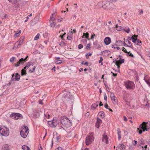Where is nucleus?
<instances>
[{"label":"nucleus","mask_w":150,"mask_h":150,"mask_svg":"<svg viewBox=\"0 0 150 150\" xmlns=\"http://www.w3.org/2000/svg\"><path fill=\"white\" fill-rule=\"evenodd\" d=\"M147 122H144L139 125V127L137 128V130L139 134H142V132H144L148 130L149 128L147 126Z\"/></svg>","instance_id":"1"},{"label":"nucleus","mask_w":150,"mask_h":150,"mask_svg":"<svg viewBox=\"0 0 150 150\" xmlns=\"http://www.w3.org/2000/svg\"><path fill=\"white\" fill-rule=\"evenodd\" d=\"M60 122L62 125L68 128L71 126V122L66 117H61Z\"/></svg>","instance_id":"2"},{"label":"nucleus","mask_w":150,"mask_h":150,"mask_svg":"<svg viewBox=\"0 0 150 150\" xmlns=\"http://www.w3.org/2000/svg\"><path fill=\"white\" fill-rule=\"evenodd\" d=\"M29 133L28 129L27 126H24L20 132L21 136L23 138H26Z\"/></svg>","instance_id":"3"},{"label":"nucleus","mask_w":150,"mask_h":150,"mask_svg":"<svg viewBox=\"0 0 150 150\" xmlns=\"http://www.w3.org/2000/svg\"><path fill=\"white\" fill-rule=\"evenodd\" d=\"M0 133L4 136H7L9 134V129L4 126H2L0 127Z\"/></svg>","instance_id":"4"},{"label":"nucleus","mask_w":150,"mask_h":150,"mask_svg":"<svg viewBox=\"0 0 150 150\" xmlns=\"http://www.w3.org/2000/svg\"><path fill=\"white\" fill-rule=\"evenodd\" d=\"M126 88L128 89L132 90L135 88V85L133 82L129 81H127L125 83Z\"/></svg>","instance_id":"5"},{"label":"nucleus","mask_w":150,"mask_h":150,"mask_svg":"<svg viewBox=\"0 0 150 150\" xmlns=\"http://www.w3.org/2000/svg\"><path fill=\"white\" fill-rule=\"evenodd\" d=\"M94 140V137L92 133H91L88 135L86 137L85 143L87 145L91 144Z\"/></svg>","instance_id":"6"},{"label":"nucleus","mask_w":150,"mask_h":150,"mask_svg":"<svg viewBox=\"0 0 150 150\" xmlns=\"http://www.w3.org/2000/svg\"><path fill=\"white\" fill-rule=\"evenodd\" d=\"M54 15H55L54 13L52 14L50 21V26L52 27H54L56 25L55 19L54 18Z\"/></svg>","instance_id":"7"},{"label":"nucleus","mask_w":150,"mask_h":150,"mask_svg":"<svg viewBox=\"0 0 150 150\" xmlns=\"http://www.w3.org/2000/svg\"><path fill=\"white\" fill-rule=\"evenodd\" d=\"M48 123L50 126L52 127H55L58 124V122L57 120L54 119L52 121H48Z\"/></svg>","instance_id":"8"},{"label":"nucleus","mask_w":150,"mask_h":150,"mask_svg":"<svg viewBox=\"0 0 150 150\" xmlns=\"http://www.w3.org/2000/svg\"><path fill=\"white\" fill-rule=\"evenodd\" d=\"M10 117L13 119L17 120L21 117H22V115L19 113H13L11 114Z\"/></svg>","instance_id":"9"},{"label":"nucleus","mask_w":150,"mask_h":150,"mask_svg":"<svg viewBox=\"0 0 150 150\" xmlns=\"http://www.w3.org/2000/svg\"><path fill=\"white\" fill-rule=\"evenodd\" d=\"M110 96L113 103L115 105L118 104L116 98L115 96L113 93L111 92L110 94Z\"/></svg>","instance_id":"10"},{"label":"nucleus","mask_w":150,"mask_h":150,"mask_svg":"<svg viewBox=\"0 0 150 150\" xmlns=\"http://www.w3.org/2000/svg\"><path fill=\"white\" fill-rule=\"evenodd\" d=\"M107 4L106 9V10L112 11L114 9V5L111 2L108 1Z\"/></svg>","instance_id":"11"},{"label":"nucleus","mask_w":150,"mask_h":150,"mask_svg":"<svg viewBox=\"0 0 150 150\" xmlns=\"http://www.w3.org/2000/svg\"><path fill=\"white\" fill-rule=\"evenodd\" d=\"M108 1H103L102 2H99L98 5L100 7H102L104 9H106L107 7V2Z\"/></svg>","instance_id":"12"},{"label":"nucleus","mask_w":150,"mask_h":150,"mask_svg":"<svg viewBox=\"0 0 150 150\" xmlns=\"http://www.w3.org/2000/svg\"><path fill=\"white\" fill-rule=\"evenodd\" d=\"M20 76L18 73L13 74L12 76L11 79L13 80L18 81L20 79Z\"/></svg>","instance_id":"13"},{"label":"nucleus","mask_w":150,"mask_h":150,"mask_svg":"<svg viewBox=\"0 0 150 150\" xmlns=\"http://www.w3.org/2000/svg\"><path fill=\"white\" fill-rule=\"evenodd\" d=\"M125 146L123 144H119L117 147L116 150H125Z\"/></svg>","instance_id":"14"},{"label":"nucleus","mask_w":150,"mask_h":150,"mask_svg":"<svg viewBox=\"0 0 150 150\" xmlns=\"http://www.w3.org/2000/svg\"><path fill=\"white\" fill-rule=\"evenodd\" d=\"M25 62H24L23 58H21V59H20L18 62L17 63L15 64V67H17L19 66L21 64H23Z\"/></svg>","instance_id":"15"},{"label":"nucleus","mask_w":150,"mask_h":150,"mask_svg":"<svg viewBox=\"0 0 150 150\" xmlns=\"http://www.w3.org/2000/svg\"><path fill=\"white\" fill-rule=\"evenodd\" d=\"M108 138L107 135H105V134L103 135L102 137V140L103 142L105 143L106 144H107L108 143Z\"/></svg>","instance_id":"16"},{"label":"nucleus","mask_w":150,"mask_h":150,"mask_svg":"<svg viewBox=\"0 0 150 150\" xmlns=\"http://www.w3.org/2000/svg\"><path fill=\"white\" fill-rule=\"evenodd\" d=\"M104 42L106 45H109L111 42V40L109 37H107L105 38L104 39Z\"/></svg>","instance_id":"17"},{"label":"nucleus","mask_w":150,"mask_h":150,"mask_svg":"<svg viewBox=\"0 0 150 150\" xmlns=\"http://www.w3.org/2000/svg\"><path fill=\"white\" fill-rule=\"evenodd\" d=\"M33 66L32 62H28L25 67H24V69H26V68H28L31 67H32Z\"/></svg>","instance_id":"18"},{"label":"nucleus","mask_w":150,"mask_h":150,"mask_svg":"<svg viewBox=\"0 0 150 150\" xmlns=\"http://www.w3.org/2000/svg\"><path fill=\"white\" fill-rule=\"evenodd\" d=\"M1 150H10V149L8 145L4 144L2 146Z\"/></svg>","instance_id":"19"},{"label":"nucleus","mask_w":150,"mask_h":150,"mask_svg":"<svg viewBox=\"0 0 150 150\" xmlns=\"http://www.w3.org/2000/svg\"><path fill=\"white\" fill-rule=\"evenodd\" d=\"M39 113L37 111H35L33 114V117L34 118H37L39 117Z\"/></svg>","instance_id":"20"},{"label":"nucleus","mask_w":150,"mask_h":150,"mask_svg":"<svg viewBox=\"0 0 150 150\" xmlns=\"http://www.w3.org/2000/svg\"><path fill=\"white\" fill-rule=\"evenodd\" d=\"M117 133L118 135V139L119 140H120L121 138V132L119 128L117 129Z\"/></svg>","instance_id":"21"},{"label":"nucleus","mask_w":150,"mask_h":150,"mask_svg":"<svg viewBox=\"0 0 150 150\" xmlns=\"http://www.w3.org/2000/svg\"><path fill=\"white\" fill-rule=\"evenodd\" d=\"M98 114L102 118H103L105 117V113L103 111H100L98 112Z\"/></svg>","instance_id":"22"},{"label":"nucleus","mask_w":150,"mask_h":150,"mask_svg":"<svg viewBox=\"0 0 150 150\" xmlns=\"http://www.w3.org/2000/svg\"><path fill=\"white\" fill-rule=\"evenodd\" d=\"M21 45L18 42H16L14 45V48H18L21 47Z\"/></svg>","instance_id":"23"},{"label":"nucleus","mask_w":150,"mask_h":150,"mask_svg":"<svg viewBox=\"0 0 150 150\" xmlns=\"http://www.w3.org/2000/svg\"><path fill=\"white\" fill-rule=\"evenodd\" d=\"M73 34L72 32H69L68 34V36L67 37V39L69 40H71L72 37V35Z\"/></svg>","instance_id":"24"},{"label":"nucleus","mask_w":150,"mask_h":150,"mask_svg":"<svg viewBox=\"0 0 150 150\" xmlns=\"http://www.w3.org/2000/svg\"><path fill=\"white\" fill-rule=\"evenodd\" d=\"M22 148L23 150H30V148L28 146L26 145L23 146Z\"/></svg>","instance_id":"25"},{"label":"nucleus","mask_w":150,"mask_h":150,"mask_svg":"<svg viewBox=\"0 0 150 150\" xmlns=\"http://www.w3.org/2000/svg\"><path fill=\"white\" fill-rule=\"evenodd\" d=\"M59 45L61 47H64L66 45V43L62 41L59 42Z\"/></svg>","instance_id":"26"},{"label":"nucleus","mask_w":150,"mask_h":150,"mask_svg":"<svg viewBox=\"0 0 150 150\" xmlns=\"http://www.w3.org/2000/svg\"><path fill=\"white\" fill-rule=\"evenodd\" d=\"M98 105L96 104H93L91 106V109L92 110H94L98 106Z\"/></svg>","instance_id":"27"},{"label":"nucleus","mask_w":150,"mask_h":150,"mask_svg":"<svg viewBox=\"0 0 150 150\" xmlns=\"http://www.w3.org/2000/svg\"><path fill=\"white\" fill-rule=\"evenodd\" d=\"M116 29L118 31H120L122 29V28L121 26H118L117 24L116 25Z\"/></svg>","instance_id":"28"},{"label":"nucleus","mask_w":150,"mask_h":150,"mask_svg":"<svg viewBox=\"0 0 150 150\" xmlns=\"http://www.w3.org/2000/svg\"><path fill=\"white\" fill-rule=\"evenodd\" d=\"M136 44L139 45L140 46L141 45V40L139 39H136Z\"/></svg>","instance_id":"29"},{"label":"nucleus","mask_w":150,"mask_h":150,"mask_svg":"<svg viewBox=\"0 0 150 150\" xmlns=\"http://www.w3.org/2000/svg\"><path fill=\"white\" fill-rule=\"evenodd\" d=\"M25 69H24V68L22 69L21 71V74L23 76L26 74V72L25 70Z\"/></svg>","instance_id":"30"},{"label":"nucleus","mask_w":150,"mask_h":150,"mask_svg":"<svg viewBox=\"0 0 150 150\" xmlns=\"http://www.w3.org/2000/svg\"><path fill=\"white\" fill-rule=\"evenodd\" d=\"M32 69H30L29 70V72L31 73H32L34 71L36 68V67L35 66H33L32 67Z\"/></svg>","instance_id":"31"},{"label":"nucleus","mask_w":150,"mask_h":150,"mask_svg":"<svg viewBox=\"0 0 150 150\" xmlns=\"http://www.w3.org/2000/svg\"><path fill=\"white\" fill-rule=\"evenodd\" d=\"M23 38H21L17 42H18L20 44V45H22L23 42Z\"/></svg>","instance_id":"32"},{"label":"nucleus","mask_w":150,"mask_h":150,"mask_svg":"<svg viewBox=\"0 0 150 150\" xmlns=\"http://www.w3.org/2000/svg\"><path fill=\"white\" fill-rule=\"evenodd\" d=\"M102 122V121L101 119H100L99 117L97 118V121L96 123L101 124Z\"/></svg>","instance_id":"33"},{"label":"nucleus","mask_w":150,"mask_h":150,"mask_svg":"<svg viewBox=\"0 0 150 150\" xmlns=\"http://www.w3.org/2000/svg\"><path fill=\"white\" fill-rule=\"evenodd\" d=\"M116 62H118V63L121 64L124 62V59H123L120 58L119 60L117 61Z\"/></svg>","instance_id":"34"},{"label":"nucleus","mask_w":150,"mask_h":150,"mask_svg":"<svg viewBox=\"0 0 150 150\" xmlns=\"http://www.w3.org/2000/svg\"><path fill=\"white\" fill-rule=\"evenodd\" d=\"M88 36L89 33H83L82 38H83V36H84L86 38L88 39Z\"/></svg>","instance_id":"35"},{"label":"nucleus","mask_w":150,"mask_h":150,"mask_svg":"<svg viewBox=\"0 0 150 150\" xmlns=\"http://www.w3.org/2000/svg\"><path fill=\"white\" fill-rule=\"evenodd\" d=\"M116 43H117L116 44L117 46H120L123 43V42L121 40H118L116 41Z\"/></svg>","instance_id":"36"},{"label":"nucleus","mask_w":150,"mask_h":150,"mask_svg":"<svg viewBox=\"0 0 150 150\" xmlns=\"http://www.w3.org/2000/svg\"><path fill=\"white\" fill-rule=\"evenodd\" d=\"M126 42L128 43V47L132 48L133 47L132 45L131 42L128 40H127Z\"/></svg>","instance_id":"37"},{"label":"nucleus","mask_w":150,"mask_h":150,"mask_svg":"<svg viewBox=\"0 0 150 150\" xmlns=\"http://www.w3.org/2000/svg\"><path fill=\"white\" fill-rule=\"evenodd\" d=\"M124 30L127 33H129L130 31V30L129 27L125 28L124 29Z\"/></svg>","instance_id":"38"},{"label":"nucleus","mask_w":150,"mask_h":150,"mask_svg":"<svg viewBox=\"0 0 150 150\" xmlns=\"http://www.w3.org/2000/svg\"><path fill=\"white\" fill-rule=\"evenodd\" d=\"M40 34L38 33L36 35L35 37L34 38V40H38L39 38L40 37Z\"/></svg>","instance_id":"39"},{"label":"nucleus","mask_w":150,"mask_h":150,"mask_svg":"<svg viewBox=\"0 0 150 150\" xmlns=\"http://www.w3.org/2000/svg\"><path fill=\"white\" fill-rule=\"evenodd\" d=\"M144 80H145V81L147 84L149 85V86L150 87V80H146L145 77L144 79Z\"/></svg>","instance_id":"40"},{"label":"nucleus","mask_w":150,"mask_h":150,"mask_svg":"<svg viewBox=\"0 0 150 150\" xmlns=\"http://www.w3.org/2000/svg\"><path fill=\"white\" fill-rule=\"evenodd\" d=\"M132 40V42L134 43H136V39L134 38V37H132L130 38V39H129V40Z\"/></svg>","instance_id":"41"},{"label":"nucleus","mask_w":150,"mask_h":150,"mask_svg":"<svg viewBox=\"0 0 150 150\" xmlns=\"http://www.w3.org/2000/svg\"><path fill=\"white\" fill-rule=\"evenodd\" d=\"M70 92H69L68 93V94H67L66 95L65 94H64V98H65V99H66L67 100L68 98H69V97L68 96V95H69Z\"/></svg>","instance_id":"42"},{"label":"nucleus","mask_w":150,"mask_h":150,"mask_svg":"<svg viewBox=\"0 0 150 150\" xmlns=\"http://www.w3.org/2000/svg\"><path fill=\"white\" fill-rule=\"evenodd\" d=\"M117 44H114L111 45L112 48L115 49L117 46H118Z\"/></svg>","instance_id":"43"},{"label":"nucleus","mask_w":150,"mask_h":150,"mask_svg":"<svg viewBox=\"0 0 150 150\" xmlns=\"http://www.w3.org/2000/svg\"><path fill=\"white\" fill-rule=\"evenodd\" d=\"M100 60L99 61V63H101V65H103V63L102 62V61L103 60V58L102 57H100Z\"/></svg>","instance_id":"44"},{"label":"nucleus","mask_w":150,"mask_h":150,"mask_svg":"<svg viewBox=\"0 0 150 150\" xmlns=\"http://www.w3.org/2000/svg\"><path fill=\"white\" fill-rule=\"evenodd\" d=\"M127 55L132 57H134V55L130 53V52H128Z\"/></svg>","instance_id":"45"},{"label":"nucleus","mask_w":150,"mask_h":150,"mask_svg":"<svg viewBox=\"0 0 150 150\" xmlns=\"http://www.w3.org/2000/svg\"><path fill=\"white\" fill-rule=\"evenodd\" d=\"M11 1H8L9 2H11L13 4H16L17 3V0H11Z\"/></svg>","instance_id":"46"},{"label":"nucleus","mask_w":150,"mask_h":150,"mask_svg":"<svg viewBox=\"0 0 150 150\" xmlns=\"http://www.w3.org/2000/svg\"><path fill=\"white\" fill-rule=\"evenodd\" d=\"M15 59V57H12L10 58V62H12L14 61Z\"/></svg>","instance_id":"47"},{"label":"nucleus","mask_w":150,"mask_h":150,"mask_svg":"<svg viewBox=\"0 0 150 150\" xmlns=\"http://www.w3.org/2000/svg\"><path fill=\"white\" fill-rule=\"evenodd\" d=\"M45 117L47 118H49L50 117V115L48 113H46L45 115Z\"/></svg>","instance_id":"48"},{"label":"nucleus","mask_w":150,"mask_h":150,"mask_svg":"<svg viewBox=\"0 0 150 150\" xmlns=\"http://www.w3.org/2000/svg\"><path fill=\"white\" fill-rule=\"evenodd\" d=\"M104 98L105 100L106 101L107 100V96L106 94H105L104 96Z\"/></svg>","instance_id":"49"},{"label":"nucleus","mask_w":150,"mask_h":150,"mask_svg":"<svg viewBox=\"0 0 150 150\" xmlns=\"http://www.w3.org/2000/svg\"><path fill=\"white\" fill-rule=\"evenodd\" d=\"M78 48L79 49H81L82 48H83V46L81 44H79V45L78 46Z\"/></svg>","instance_id":"50"},{"label":"nucleus","mask_w":150,"mask_h":150,"mask_svg":"<svg viewBox=\"0 0 150 150\" xmlns=\"http://www.w3.org/2000/svg\"><path fill=\"white\" fill-rule=\"evenodd\" d=\"M82 64L84 65H86V66H88V63L87 62H83L82 63Z\"/></svg>","instance_id":"51"},{"label":"nucleus","mask_w":150,"mask_h":150,"mask_svg":"<svg viewBox=\"0 0 150 150\" xmlns=\"http://www.w3.org/2000/svg\"><path fill=\"white\" fill-rule=\"evenodd\" d=\"M122 50L125 52V53H127L128 52L126 50L124 47H122Z\"/></svg>","instance_id":"52"},{"label":"nucleus","mask_w":150,"mask_h":150,"mask_svg":"<svg viewBox=\"0 0 150 150\" xmlns=\"http://www.w3.org/2000/svg\"><path fill=\"white\" fill-rule=\"evenodd\" d=\"M119 63H118V62H116L115 63V64L117 66V68L118 69H119L120 67V65H119Z\"/></svg>","instance_id":"53"},{"label":"nucleus","mask_w":150,"mask_h":150,"mask_svg":"<svg viewBox=\"0 0 150 150\" xmlns=\"http://www.w3.org/2000/svg\"><path fill=\"white\" fill-rule=\"evenodd\" d=\"M20 35V34H19L18 33H16L14 35V36L15 37H18Z\"/></svg>","instance_id":"54"},{"label":"nucleus","mask_w":150,"mask_h":150,"mask_svg":"<svg viewBox=\"0 0 150 150\" xmlns=\"http://www.w3.org/2000/svg\"><path fill=\"white\" fill-rule=\"evenodd\" d=\"M100 125L101 124L96 123V126L97 128H99L100 126Z\"/></svg>","instance_id":"55"},{"label":"nucleus","mask_w":150,"mask_h":150,"mask_svg":"<svg viewBox=\"0 0 150 150\" xmlns=\"http://www.w3.org/2000/svg\"><path fill=\"white\" fill-rule=\"evenodd\" d=\"M56 62L57 64H60L62 63V61L61 60H60V61H56Z\"/></svg>","instance_id":"56"},{"label":"nucleus","mask_w":150,"mask_h":150,"mask_svg":"<svg viewBox=\"0 0 150 150\" xmlns=\"http://www.w3.org/2000/svg\"><path fill=\"white\" fill-rule=\"evenodd\" d=\"M55 150H62V147H59L57 148Z\"/></svg>","instance_id":"57"},{"label":"nucleus","mask_w":150,"mask_h":150,"mask_svg":"<svg viewBox=\"0 0 150 150\" xmlns=\"http://www.w3.org/2000/svg\"><path fill=\"white\" fill-rule=\"evenodd\" d=\"M91 46V44H88L86 46V48L87 49H88V48H90Z\"/></svg>","instance_id":"58"},{"label":"nucleus","mask_w":150,"mask_h":150,"mask_svg":"<svg viewBox=\"0 0 150 150\" xmlns=\"http://www.w3.org/2000/svg\"><path fill=\"white\" fill-rule=\"evenodd\" d=\"M104 106H105V108L106 109H108V104L107 103H106L105 104V105H104Z\"/></svg>","instance_id":"59"},{"label":"nucleus","mask_w":150,"mask_h":150,"mask_svg":"<svg viewBox=\"0 0 150 150\" xmlns=\"http://www.w3.org/2000/svg\"><path fill=\"white\" fill-rule=\"evenodd\" d=\"M8 16V15L6 14L4 15V16L3 17V19H4L6 18V17Z\"/></svg>","instance_id":"60"},{"label":"nucleus","mask_w":150,"mask_h":150,"mask_svg":"<svg viewBox=\"0 0 150 150\" xmlns=\"http://www.w3.org/2000/svg\"><path fill=\"white\" fill-rule=\"evenodd\" d=\"M60 58L59 57H58L55 58V59L57 60V61H60V60H59Z\"/></svg>","instance_id":"61"},{"label":"nucleus","mask_w":150,"mask_h":150,"mask_svg":"<svg viewBox=\"0 0 150 150\" xmlns=\"http://www.w3.org/2000/svg\"><path fill=\"white\" fill-rule=\"evenodd\" d=\"M28 56H27L25 59H23V60H24V62H25L27 61V58H28Z\"/></svg>","instance_id":"62"},{"label":"nucleus","mask_w":150,"mask_h":150,"mask_svg":"<svg viewBox=\"0 0 150 150\" xmlns=\"http://www.w3.org/2000/svg\"><path fill=\"white\" fill-rule=\"evenodd\" d=\"M123 117H124V120L125 121H127V119L126 118V117L125 116H124Z\"/></svg>","instance_id":"63"},{"label":"nucleus","mask_w":150,"mask_h":150,"mask_svg":"<svg viewBox=\"0 0 150 150\" xmlns=\"http://www.w3.org/2000/svg\"><path fill=\"white\" fill-rule=\"evenodd\" d=\"M95 34L92 35H91V39H93L94 38V36H95Z\"/></svg>","instance_id":"64"}]
</instances>
